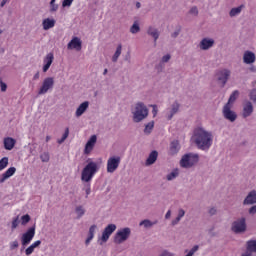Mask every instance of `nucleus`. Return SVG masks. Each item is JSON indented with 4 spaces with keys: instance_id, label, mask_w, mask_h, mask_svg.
<instances>
[{
    "instance_id": "1",
    "label": "nucleus",
    "mask_w": 256,
    "mask_h": 256,
    "mask_svg": "<svg viewBox=\"0 0 256 256\" xmlns=\"http://www.w3.org/2000/svg\"><path fill=\"white\" fill-rule=\"evenodd\" d=\"M194 143L197 145L198 149L205 151L213 145V133L199 127L194 130L192 137Z\"/></svg>"
},
{
    "instance_id": "2",
    "label": "nucleus",
    "mask_w": 256,
    "mask_h": 256,
    "mask_svg": "<svg viewBox=\"0 0 256 256\" xmlns=\"http://www.w3.org/2000/svg\"><path fill=\"white\" fill-rule=\"evenodd\" d=\"M99 171V166L97 162L90 161L88 164L83 168L81 173V181L85 183H89V181L93 180L95 174Z\"/></svg>"
},
{
    "instance_id": "3",
    "label": "nucleus",
    "mask_w": 256,
    "mask_h": 256,
    "mask_svg": "<svg viewBox=\"0 0 256 256\" xmlns=\"http://www.w3.org/2000/svg\"><path fill=\"white\" fill-rule=\"evenodd\" d=\"M133 113V120L135 123H141L143 119H146V117L149 115V109H147V106L143 104L142 102H138L135 105Z\"/></svg>"
},
{
    "instance_id": "4",
    "label": "nucleus",
    "mask_w": 256,
    "mask_h": 256,
    "mask_svg": "<svg viewBox=\"0 0 256 256\" xmlns=\"http://www.w3.org/2000/svg\"><path fill=\"white\" fill-rule=\"evenodd\" d=\"M198 162H199V155L189 153L182 157L180 161V165L185 169H189L190 167H193V165H195Z\"/></svg>"
},
{
    "instance_id": "5",
    "label": "nucleus",
    "mask_w": 256,
    "mask_h": 256,
    "mask_svg": "<svg viewBox=\"0 0 256 256\" xmlns=\"http://www.w3.org/2000/svg\"><path fill=\"white\" fill-rule=\"evenodd\" d=\"M129 237H131V228H123L115 234L114 243L121 245V243H125Z\"/></svg>"
},
{
    "instance_id": "6",
    "label": "nucleus",
    "mask_w": 256,
    "mask_h": 256,
    "mask_svg": "<svg viewBox=\"0 0 256 256\" xmlns=\"http://www.w3.org/2000/svg\"><path fill=\"white\" fill-rule=\"evenodd\" d=\"M121 165V157L112 156L107 160V173H115Z\"/></svg>"
},
{
    "instance_id": "7",
    "label": "nucleus",
    "mask_w": 256,
    "mask_h": 256,
    "mask_svg": "<svg viewBox=\"0 0 256 256\" xmlns=\"http://www.w3.org/2000/svg\"><path fill=\"white\" fill-rule=\"evenodd\" d=\"M35 237V226H32L27 229L25 233L21 236V245L22 247H27L31 241H33V238Z\"/></svg>"
},
{
    "instance_id": "8",
    "label": "nucleus",
    "mask_w": 256,
    "mask_h": 256,
    "mask_svg": "<svg viewBox=\"0 0 256 256\" xmlns=\"http://www.w3.org/2000/svg\"><path fill=\"white\" fill-rule=\"evenodd\" d=\"M55 85V79L53 77H47L43 80L42 86L38 91V95H45L50 89H53Z\"/></svg>"
},
{
    "instance_id": "9",
    "label": "nucleus",
    "mask_w": 256,
    "mask_h": 256,
    "mask_svg": "<svg viewBox=\"0 0 256 256\" xmlns=\"http://www.w3.org/2000/svg\"><path fill=\"white\" fill-rule=\"evenodd\" d=\"M117 229V226L115 224H109L105 227L104 231L102 232L101 241L103 243H107L109 241V237L113 235V232Z\"/></svg>"
},
{
    "instance_id": "10",
    "label": "nucleus",
    "mask_w": 256,
    "mask_h": 256,
    "mask_svg": "<svg viewBox=\"0 0 256 256\" xmlns=\"http://www.w3.org/2000/svg\"><path fill=\"white\" fill-rule=\"evenodd\" d=\"M246 229L247 224H245V218H241L232 224V231H234V233H243Z\"/></svg>"
},
{
    "instance_id": "11",
    "label": "nucleus",
    "mask_w": 256,
    "mask_h": 256,
    "mask_svg": "<svg viewBox=\"0 0 256 256\" xmlns=\"http://www.w3.org/2000/svg\"><path fill=\"white\" fill-rule=\"evenodd\" d=\"M223 115L225 117V119H228V121H235V119H237V114H235V112L231 111V105H229V103H227L224 108H223Z\"/></svg>"
},
{
    "instance_id": "12",
    "label": "nucleus",
    "mask_w": 256,
    "mask_h": 256,
    "mask_svg": "<svg viewBox=\"0 0 256 256\" xmlns=\"http://www.w3.org/2000/svg\"><path fill=\"white\" fill-rule=\"evenodd\" d=\"M230 76H231V71L227 69H223L217 72L218 81H221L222 87H225V84L229 80Z\"/></svg>"
},
{
    "instance_id": "13",
    "label": "nucleus",
    "mask_w": 256,
    "mask_h": 256,
    "mask_svg": "<svg viewBox=\"0 0 256 256\" xmlns=\"http://www.w3.org/2000/svg\"><path fill=\"white\" fill-rule=\"evenodd\" d=\"M96 143H97V136L92 135L85 145L84 153L86 155H89V153L93 151V148L95 147Z\"/></svg>"
},
{
    "instance_id": "14",
    "label": "nucleus",
    "mask_w": 256,
    "mask_h": 256,
    "mask_svg": "<svg viewBox=\"0 0 256 256\" xmlns=\"http://www.w3.org/2000/svg\"><path fill=\"white\" fill-rule=\"evenodd\" d=\"M16 172H17V168H15V167H10V168H8V169L1 175L0 183H5V181H7V179H9L10 177H13V175H15Z\"/></svg>"
},
{
    "instance_id": "15",
    "label": "nucleus",
    "mask_w": 256,
    "mask_h": 256,
    "mask_svg": "<svg viewBox=\"0 0 256 256\" xmlns=\"http://www.w3.org/2000/svg\"><path fill=\"white\" fill-rule=\"evenodd\" d=\"M55 59V56H53V53H48L46 57L44 58V66H43V72L47 73L49 71V68L53 64V60Z\"/></svg>"
},
{
    "instance_id": "16",
    "label": "nucleus",
    "mask_w": 256,
    "mask_h": 256,
    "mask_svg": "<svg viewBox=\"0 0 256 256\" xmlns=\"http://www.w3.org/2000/svg\"><path fill=\"white\" fill-rule=\"evenodd\" d=\"M81 39L79 37H74L72 40L68 43L67 47L68 49H76V51H81Z\"/></svg>"
},
{
    "instance_id": "17",
    "label": "nucleus",
    "mask_w": 256,
    "mask_h": 256,
    "mask_svg": "<svg viewBox=\"0 0 256 256\" xmlns=\"http://www.w3.org/2000/svg\"><path fill=\"white\" fill-rule=\"evenodd\" d=\"M3 143H4V149H6V151H11L15 147L17 140H15L12 137H6L4 138Z\"/></svg>"
},
{
    "instance_id": "18",
    "label": "nucleus",
    "mask_w": 256,
    "mask_h": 256,
    "mask_svg": "<svg viewBox=\"0 0 256 256\" xmlns=\"http://www.w3.org/2000/svg\"><path fill=\"white\" fill-rule=\"evenodd\" d=\"M255 53L251 52V51H246L244 53V56H243V60H244V63H246V65H251V63H255Z\"/></svg>"
},
{
    "instance_id": "19",
    "label": "nucleus",
    "mask_w": 256,
    "mask_h": 256,
    "mask_svg": "<svg viewBox=\"0 0 256 256\" xmlns=\"http://www.w3.org/2000/svg\"><path fill=\"white\" fill-rule=\"evenodd\" d=\"M214 43L215 41H213V39L204 38L200 42V49L207 51V49H211V46L214 45Z\"/></svg>"
},
{
    "instance_id": "20",
    "label": "nucleus",
    "mask_w": 256,
    "mask_h": 256,
    "mask_svg": "<svg viewBox=\"0 0 256 256\" xmlns=\"http://www.w3.org/2000/svg\"><path fill=\"white\" fill-rule=\"evenodd\" d=\"M251 113H253V104L251 102H246L243 107V117H250Z\"/></svg>"
},
{
    "instance_id": "21",
    "label": "nucleus",
    "mask_w": 256,
    "mask_h": 256,
    "mask_svg": "<svg viewBox=\"0 0 256 256\" xmlns=\"http://www.w3.org/2000/svg\"><path fill=\"white\" fill-rule=\"evenodd\" d=\"M87 109H89V102L85 101L77 108L76 117H81V115H83V113H85Z\"/></svg>"
},
{
    "instance_id": "22",
    "label": "nucleus",
    "mask_w": 256,
    "mask_h": 256,
    "mask_svg": "<svg viewBox=\"0 0 256 256\" xmlns=\"http://www.w3.org/2000/svg\"><path fill=\"white\" fill-rule=\"evenodd\" d=\"M42 26L44 31H49V29H53V27H55V20L46 18L43 20Z\"/></svg>"
},
{
    "instance_id": "23",
    "label": "nucleus",
    "mask_w": 256,
    "mask_h": 256,
    "mask_svg": "<svg viewBox=\"0 0 256 256\" xmlns=\"http://www.w3.org/2000/svg\"><path fill=\"white\" fill-rule=\"evenodd\" d=\"M256 203V192L255 190L251 191L244 200V205H253Z\"/></svg>"
},
{
    "instance_id": "24",
    "label": "nucleus",
    "mask_w": 256,
    "mask_h": 256,
    "mask_svg": "<svg viewBox=\"0 0 256 256\" xmlns=\"http://www.w3.org/2000/svg\"><path fill=\"white\" fill-rule=\"evenodd\" d=\"M158 157H159V153H158L156 150L152 151V152L149 154V156H148V158H147V160H146V165H147V166L153 165V164L155 163V161H157V158H158Z\"/></svg>"
},
{
    "instance_id": "25",
    "label": "nucleus",
    "mask_w": 256,
    "mask_h": 256,
    "mask_svg": "<svg viewBox=\"0 0 256 256\" xmlns=\"http://www.w3.org/2000/svg\"><path fill=\"white\" fill-rule=\"evenodd\" d=\"M180 149L181 146L179 145V141L174 140L170 143V155H177Z\"/></svg>"
},
{
    "instance_id": "26",
    "label": "nucleus",
    "mask_w": 256,
    "mask_h": 256,
    "mask_svg": "<svg viewBox=\"0 0 256 256\" xmlns=\"http://www.w3.org/2000/svg\"><path fill=\"white\" fill-rule=\"evenodd\" d=\"M178 111H179V103L175 102L174 104H172L170 114L167 117L168 121H171V119H173V115H175Z\"/></svg>"
},
{
    "instance_id": "27",
    "label": "nucleus",
    "mask_w": 256,
    "mask_h": 256,
    "mask_svg": "<svg viewBox=\"0 0 256 256\" xmlns=\"http://www.w3.org/2000/svg\"><path fill=\"white\" fill-rule=\"evenodd\" d=\"M247 251L249 253H256V240H249L247 242Z\"/></svg>"
},
{
    "instance_id": "28",
    "label": "nucleus",
    "mask_w": 256,
    "mask_h": 256,
    "mask_svg": "<svg viewBox=\"0 0 256 256\" xmlns=\"http://www.w3.org/2000/svg\"><path fill=\"white\" fill-rule=\"evenodd\" d=\"M148 35H151V37L154 38V42L157 43V39H159V32L157 31V29L150 27L148 29Z\"/></svg>"
},
{
    "instance_id": "29",
    "label": "nucleus",
    "mask_w": 256,
    "mask_h": 256,
    "mask_svg": "<svg viewBox=\"0 0 256 256\" xmlns=\"http://www.w3.org/2000/svg\"><path fill=\"white\" fill-rule=\"evenodd\" d=\"M122 49H123V46L121 44L117 46L116 52L112 57L113 63H117V59H119V57L121 56Z\"/></svg>"
},
{
    "instance_id": "30",
    "label": "nucleus",
    "mask_w": 256,
    "mask_h": 256,
    "mask_svg": "<svg viewBox=\"0 0 256 256\" xmlns=\"http://www.w3.org/2000/svg\"><path fill=\"white\" fill-rule=\"evenodd\" d=\"M242 9H243V5L238 6L236 8H232L230 10V17H235L236 15H239V13H241Z\"/></svg>"
},
{
    "instance_id": "31",
    "label": "nucleus",
    "mask_w": 256,
    "mask_h": 256,
    "mask_svg": "<svg viewBox=\"0 0 256 256\" xmlns=\"http://www.w3.org/2000/svg\"><path fill=\"white\" fill-rule=\"evenodd\" d=\"M237 97H239V91L236 90V91H234V92L230 95L229 100H228L227 103H229V105H231L232 103H235Z\"/></svg>"
},
{
    "instance_id": "32",
    "label": "nucleus",
    "mask_w": 256,
    "mask_h": 256,
    "mask_svg": "<svg viewBox=\"0 0 256 256\" xmlns=\"http://www.w3.org/2000/svg\"><path fill=\"white\" fill-rule=\"evenodd\" d=\"M9 165V158L8 157H3L0 160V171H3Z\"/></svg>"
},
{
    "instance_id": "33",
    "label": "nucleus",
    "mask_w": 256,
    "mask_h": 256,
    "mask_svg": "<svg viewBox=\"0 0 256 256\" xmlns=\"http://www.w3.org/2000/svg\"><path fill=\"white\" fill-rule=\"evenodd\" d=\"M155 127V122L151 121L148 124H146L144 133H151L153 131V128Z\"/></svg>"
},
{
    "instance_id": "34",
    "label": "nucleus",
    "mask_w": 256,
    "mask_h": 256,
    "mask_svg": "<svg viewBox=\"0 0 256 256\" xmlns=\"http://www.w3.org/2000/svg\"><path fill=\"white\" fill-rule=\"evenodd\" d=\"M144 225V227H153V225H157V221L151 222V220H143L140 222V226Z\"/></svg>"
},
{
    "instance_id": "35",
    "label": "nucleus",
    "mask_w": 256,
    "mask_h": 256,
    "mask_svg": "<svg viewBox=\"0 0 256 256\" xmlns=\"http://www.w3.org/2000/svg\"><path fill=\"white\" fill-rule=\"evenodd\" d=\"M76 214L78 215V219H81V217L85 215V209L83 208V206L76 207Z\"/></svg>"
},
{
    "instance_id": "36",
    "label": "nucleus",
    "mask_w": 256,
    "mask_h": 256,
    "mask_svg": "<svg viewBox=\"0 0 256 256\" xmlns=\"http://www.w3.org/2000/svg\"><path fill=\"white\" fill-rule=\"evenodd\" d=\"M179 175V170H174L170 174L167 175L168 181H173Z\"/></svg>"
},
{
    "instance_id": "37",
    "label": "nucleus",
    "mask_w": 256,
    "mask_h": 256,
    "mask_svg": "<svg viewBox=\"0 0 256 256\" xmlns=\"http://www.w3.org/2000/svg\"><path fill=\"white\" fill-rule=\"evenodd\" d=\"M29 221H31V216H29V214L23 215L21 217V224L22 225H27V223H29Z\"/></svg>"
},
{
    "instance_id": "38",
    "label": "nucleus",
    "mask_w": 256,
    "mask_h": 256,
    "mask_svg": "<svg viewBox=\"0 0 256 256\" xmlns=\"http://www.w3.org/2000/svg\"><path fill=\"white\" fill-rule=\"evenodd\" d=\"M56 0H51L50 1V11L51 13H55V11H57V9H59V5L55 4Z\"/></svg>"
},
{
    "instance_id": "39",
    "label": "nucleus",
    "mask_w": 256,
    "mask_h": 256,
    "mask_svg": "<svg viewBox=\"0 0 256 256\" xmlns=\"http://www.w3.org/2000/svg\"><path fill=\"white\" fill-rule=\"evenodd\" d=\"M67 137H69V128L65 129L62 138L58 140L59 145H61V143H63L67 139Z\"/></svg>"
},
{
    "instance_id": "40",
    "label": "nucleus",
    "mask_w": 256,
    "mask_h": 256,
    "mask_svg": "<svg viewBox=\"0 0 256 256\" xmlns=\"http://www.w3.org/2000/svg\"><path fill=\"white\" fill-rule=\"evenodd\" d=\"M139 31H140L139 24L137 23H134L130 28V33L135 34V33H139Z\"/></svg>"
},
{
    "instance_id": "41",
    "label": "nucleus",
    "mask_w": 256,
    "mask_h": 256,
    "mask_svg": "<svg viewBox=\"0 0 256 256\" xmlns=\"http://www.w3.org/2000/svg\"><path fill=\"white\" fill-rule=\"evenodd\" d=\"M40 159L43 163H48L49 161V153L44 152L43 154L40 155Z\"/></svg>"
},
{
    "instance_id": "42",
    "label": "nucleus",
    "mask_w": 256,
    "mask_h": 256,
    "mask_svg": "<svg viewBox=\"0 0 256 256\" xmlns=\"http://www.w3.org/2000/svg\"><path fill=\"white\" fill-rule=\"evenodd\" d=\"M17 227H19V216L12 220V230L17 229Z\"/></svg>"
},
{
    "instance_id": "43",
    "label": "nucleus",
    "mask_w": 256,
    "mask_h": 256,
    "mask_svg": "<svg viewBox=\"0 0 256 256\" xmlns=\"http://www.w3.org/2000/svg\"><path fill=\"white\" fill-rule=\"evenodd\" d=\"M34 252H35V248L31 245L25 249V255L27 256L33 255Z\"/></svg>"
},
{
    "instance_id": "44",
    "label": "nucleus",
    "mask_w": 256,
    "mask_h": 256,
    "mask_svg": "<svg viewBox=\"0 0 256 256\" xmlns=\"http://www.w3.org/2000/svg\"><path fill=\"white\" fill-rule=\"evenodd\" d=\"M196 251H199V246L195 245L186 256H193L195 255Z\"/></svg>"
},
{
    "instance_id": "45",
    "label": "nucleus",
    "mask_w": 256,
    "mask_h": 256,
    "mask_svg": "<svg viewBox=\"0 0 256 256\" xmlns=\"http://www.w3.org/2000/svg\"><path fill=\"white\" fill-rule=\"evenodd\" d=\"M93 237H95V234L89 232V233H88V237H87V239H86V241H85V244H86V245H89V244L91 243V241H93Z\"/></svg>"
},
{
    "instance_id": "46",
    "label": "nucleus",
    "mask_w": 256,
    "mask_h": 256,
    "mask_svg": "<svg viewBox=\"0 0 256 256\" xmlns=\"http://www.w3.org/2000/svg\"><path fill=\"white\" fill-rule=\"evenodd\" d=\"M74 0H63L62 7H71Z\"/></svg>"
},
{
    "instance_id": "47",
    "label": "nucleus",
    "mask_w": 256,
    "mask_h": 256,
    "mask_svg": "<svg viewBox=\"0 0 256 256\" xmlns=\"http://www.w3.org/2000/svg\"><path fill=\"white\" fill-rule=\"evenodd\" d=\"M19 247V242L17 240L10 243V249L13 251L14 249H17Z\"/></svg>"
},
{
    "instance_id": "48",
    "label": "nucleus",
    "mask_w": 256,
    "mask_h": 256,
    "mask_svg": "<svg viewBox=\"0 0 256 256\" xmlns=\"http://www.w3.org/2000/svg\"><path fill=\"white\" fill-rule=\"evenodd\" d=\"M30 246L33 247L34 249H37V247L41 246V240L33 242Z\"/></svg>"
},
{
    "instance_id": "49",
    "label": "nucleus",
    "mask_w": 256,
    "mask_h": 256,
    "mask_svg": "<svg viewBox=\"0 0 256 256\" xmlns=\"http://www.w3.org/2000/svg\"><path fill=\"white\" fill-rule=\"evenodd\" d=\"M190 14L191 15H198L199 14V10L197 9V7H192L190 9Z\"/></svg>"
},
{
    "instance_id": "50",
    "label": "nucleus",
    "mask_w": 256,
    "mask_h": 256,
    "mask_svg": "<svg viewBox=\"0 0 256 256\" xmlns=\"http://www.w3.org/2000/svg\"><path fill=\"white\" fill-rule=\"evenodd\" d=\"M250 99L256 101V89L252 90L250 93Z\"/></svg>"
},
{
    "instance_id": "51",
    "label": "nucleus",
    "mask_w": 256,
    "mask_h": 256,
    "mask_svg": "<svg viewBox=\"0 0 256 256\" xmlns=\"http://www.w3.org/2000/svg\"><path fill=\"white\" fill-rule=\"evenodd\" d=\"M177 217H178V220L181 219L182 217H185V210L180 209L178 211V216Z\"/></svg>"
},
{
    "instance_id": "52",
    "label": "nucleus",
    "mask_w": 256,
    "mask_h": 256,
    "mask_svg": "<svg viewBox=\"0 0 256 256\" xmlns=\"http://www.w3.org/2000/svg\"><path fill=\"white\" fill-rule=\"evenodd\" d=\"M1 91L5 93L7 91V84H5L3 81L0 82Z\"/></svg>"
},
{
    "instance_id": "53",
    "label": "nucleus",
    "mask_w": 256,
    "mask_h": 256,
    "mask_svg": "<svg viewBox=\"0 0 256 256\" xmlns=\"http://www.w3.org/2000/svg\"><path fill=\"white\" fill-rule=\"evenodd\" d=\"M171 59V55L167 54L162 57V63H167Z\"/></svg>"
},
{
    "instance_id": "54",
    "label": "nucleus",
    "mask_w": 256,
    "mask_h": 256,
    "mask_svg": "<svg viewBox=\"0 0 256 256\" xmlns=\"http://www.w3.org/2000/svg\"><path fill=\"white\" fill-rule=\"evenodd\" d=\"M95 229H97V225H92L90 228H89V233H92L95 235Z\"/></svg>"
},
{
    "instance_id": "55",
    "label": "nucleus",
    "mask_w": 256,
    "mask_h": 256,
    "mask_svg": "<svg viewBox=\"0 0 256 256\" xmlns=\"http://www.w3.org/2000/svg\"><path fill=\"white\" fill-rule=\"evenodd\" d=\"M85 193H86V198L89 197V195H91V187L88 186L86 189H85Z\"/></svg>"
},
{
    "instance_id": "56",
    "label": "nucleus",
    "mask_w": 256,
    "mask_h": 256,
    "mask_svg": "<svg viewBox=\"0 0 256 256\" xmlns=\"http://www.w3.org/2000/svg\"><path fill=\"white\" fill-rule=\"evenodd\" d=\"M160 256H174L173 253L164 251Z\"/></svg>"
},
{
    "instance_id": "57",
    "label": "nucleus",
    "mask_w": 256,
    "mask_h": 256,
    "mask_svg": "<svg viewBox=\"0 0 256 256\" xmlns=\"http://www.w3.org/2000/svg\"><path fill=\"white\" fill-rule=\"evenodd\" d=\"M249 213H250V214L256 213V206H252V207L249 209Z\"/></svg>"
},
{
    "instance_id": "58",
    "label": "nucleus",
    "mask_w": 256,
    "mask_h": 256,
    "mask_svg": "<svg viewBox=\"0 0 256 256\" xmlns=\"http://www.w3.org/2000/svg\"><path fill=\"white\" fill-rule=\"evenodd\" d=\"M7 3H9V0H2L0 3V7H5V5H7Z\"/></svg>"
},
{
    "instance_id": "59",
    "label": "nucleus",
    "mask_w": 256,
    "mask_h": 256,
    "mask_svg": "<svg viewBox=\"0 0 256 256\" xmlns=\"http://www.w3.org/2000/svg\"><path fill=\"white\" fill-rule=\"evenodd\" d=\"M180 221L181 219H179V217H176V219L172 221V225H177V223H179Z\"/></svg>"
},
{
    "instance_id": "60",
    "label": "nucleus",
    "mask_w": 256,
    "mask_h": 256,
    "mask_svg": "<svg viewBox=\"0 0 256 256\" xmlns=\"http://www.w3.org/2000/svg\"><path fill=\"white\" fill-rule=\"evenodd\" d=\"M209 213H210V215H215V213H217V210L215 208H211L209 210Z\"/></svg>"
},
{
    "instance_id": "61",
    "label": "nucleus",
    "mask_w": 256,
    "mask_h": 256,
    "mask_svg": "<svg viewBox=\"0 0 256 256\" xmlns=\"http://www.w3.org/2000/svg\"><path fill=\"white\" fill-rule=\"evenodd\" d=\"M170 217H171V210H168L165 215V219H169Z\"/></svg>"
},
{
    "instance_id": "62",
    "label": "nucleus",
    "mask_w": 256,
    "mask_h": 256,
    "mask_svg": "<svg viewBox=\"0 0 256 256\" xmlns=\"http://www.w3.org/2000/svg\"><path fill=\"white\" fill-rule=\"evenodd\" d=\"M39 77H40V74H39V72H37V73L34 75L33 80H34V81H37V79H39Z\"/></svg>"
},
{
    "instance_id": "63",
    "label": "nucleus",
    "mask_w": 256,
    "mask_h": 256,
    "mask_svg": "<svg viewBox=\"0 0 256 256\" xmlns=\"http://www.w3.org/2000/svg\"><path fill=\"white\" fill-rule=\"evenodd\" d=\"M153 115L155 117V115H157V106L153 105Z\"/></svg>"
},
{
    "instance_id": "64",
    "label": "nucleus",
    "mask_w": 256,
    "mask_h": 256,
    "mask_svg": "<svg viewBox=\"0 0 256 256\" xmlns=\"http://www.w3.org/2000/svg\"><path fill=\"white\" fill-rule=\"evenodd\" d=\"M241 256H253V254H251V252H248V250H247V252L242 254Z\"/></svg>"
}]
</instances>
